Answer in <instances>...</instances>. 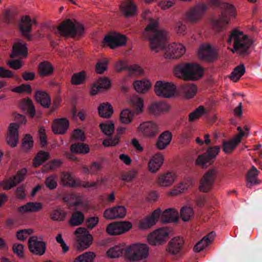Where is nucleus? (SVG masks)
<instances>
[{
	"label": "nucleus",
	"mask_w": 262,
	"mask_h": 262,
	"mask_svg": "<svg viewBox=\"0 0 262 262\" xmlns=\"http://www.w3.org/2000/svg\"><path fill=\"white\" fill-rule=\"evenodd\" d=\"M74 233L76 236L79 248L84 250L92 244L93 237L86 228L79 227Z\"/></svg>",
	"instance_id": "15"
},
{
	"label": "nucleus",
	"mask_w": 262,
	"mask_h": 262,
	"mask_svg": "<svg viewBox=\"0 0 262 262\" xmlns=\"http://www.w3.org/2000/svg\"><path fill=\"white\" fill-rule=\"evenodd\" d=\"M84 220L83 213L79 211L73 213L69 221V224L73 226H77L81 225Z\"/></svg>",
	"instance_id": "52"
},
{
	"label": "nucleus",
	"mask_w": 262,
	"mask_h": 262,
	"mask_svg": "<svg viewBox=\"0 0 262 262\" xmlns=\"http://www.w3.org/2000/svg\"><path fill=\"white\" fill-rule=\"evenodd\" d=\"M58 33L63 36L75 37L77 35H81L83 33V26L77 21L66 19L57 27Z\"/></svg>",
	"instance_id": "5"
},
{
	"label": "nucleus",
	"mask_w": 262,
	"mask_h": 262,
	"mask_svg": "<svg viewBox=\"0 0 262 262\" xmlns=\"http://www.w3.org/2000/svg\"><path fill=\"white\" fill-rule=\"evenodd\" d=\"M132 1L126 0L120 5V10L126 17L134 16L137 14V6Z\"/></svg>",
	"instance_id": "32"
},
{
	"label": "nucleus",
	"mask_w": 262,
	"mask_h": 262,
	"mask_svg": "<svg viewBox=\"0 0 262 262\" xmlns=\"http://www.w3.org/2000/svg\"><path fill=\"white\" fill-rule=\"evenodd\" d=\"M53 72V66L47 61L41 62L38 65V74L40 77H49L52 75Z\"/></svg>",
	"instance_id": "37"
},
{
	"label": "nucleus",
	"mask_w": 262,
	"mask_h": 262,
	"mask_svg": "<svg viewBox=\"0 0 262 262\" xmlns=\"http://www.w3.org/2000/svg\"><path fill=\"white\" fill-rule=\"evenodd\" d=\"M28 247L30 252L36 255H42L46 251V243L37 236H32L28 240Z\"/></svg>",
	"instance_id": "18"
},
{
	"label": "nucleus",
	"mask_w": 262,
	"mask_h": 262,
	"mask_svg": "<svg viewBox=\"0 0 262 262\" xmlns=\"http://www.w3.org/2000/svg\"><path fill=\"white\" fill-rule=\"evenodd\" d=\"M27 173V169L23 168L18 171L12 178L4 181L0 183V186L4 190H9L16 186L18 184L24 180Z\"/></svg>",
	"instance_id": "20"
},
{
	"label": "nucleus",
	"mask_w": 262,
	"mask_h": 262,
	"mask_svg": "<svg viewBox=\"0 0 262 262\" xmlns=\"http://www.w3.org/2000/svg\"><path fill=\"white\" fill-rule=\"evenodd\" d=\"M186 26L182 21H177L173 27L174 32L179 36H184L186 32Z\"/></svg>",
	"instance_id": "62"
},
{
	"label": "nucleus",
	"mask_w": 262,
	"mask_h": 262,
	"mask_svg": "<svg viewBox=\"0 0 262 262\" xmlns=\"http://www.w3.org/2000/svg\"><path fill=\"white\" fill-rule=\"evenodd\" d=\"M126 37L118 32L108 33L104 38V43L111 49L123 46L126 43Z\"/></svg>",
	"instance_id": "14"
},
{
	"label": "nucleus",
	"mask_w": 262,
	"mask_h": 262,
	"mask_svg": "<svg viewBox=\"0 0 262 262\" xmlns=\"http://www.w3.org/2000/svg\"><path fill=\"white\" fill-rule=\"evenodd\" d=\"M207 113L203 106H200L188 115L189 122H194Z\"/></svg>",
	"instance_id": "51"
},
{
	"label": "nucleus",
	"mask_w": 262,
	"mask_h": 262,
	"mask_svg": "<svg viewBox=\"0 0 262 262\" xmlns=\"http://www.w3.org/2000/svg\"><path fill=\"white\" fill-rule=\"evenodd\" d=\"M132 226L129 221L114 222L106 226V232L110 235H121L129 231Z\"/></svg>",
	"instance_id": "13"
},
{
	"label": "nucleus",
	"mask_w": 262,
	"mask_h": 262,
	"mask_svg": "<svg viewBox=\"0 0 262 262\" xmlns=\"http://www.w3.org/2000/svg\"><path fill=\"white\" fill-rule=\"evenodd\" d=\"M126 214V209L124 206L118 205L105 210L103 216L107 220L124 218Z\"/></svg>",
	"instance_id": "21"
},
{
	"label": "nucleus",
	"mask_w": 262,
	"mask_h": 262,
	"mask_svg": "<svg viewBox=\"0 0 262 262\" xmlns=\"http://www.w3.org/2000/svg\"><path fill=\"white\" fill-rule=\"evenodd\" d=\"M171 140V134L169 131L163 132L158 137L155 146L159 150L164 149Z\"/></svg>",
	"instance_id": "34"
},
{
	"label": "nucleus",
	"mask_w": 262,
	"mask_h": 262,
	"mask_svg": "<svg viewBox=\"0 0 262 262\" xmlns=\"http://www.w3.org/2000/svg\"><path fill=\"white\" fill-rule=\"evenodd\" d=\"M223 7L225 9V12L217 18L213 19L210 21L212 29L217 32L225 30L231 23V19H235L236 16L235 9L232 5L223 3Z\"/></svg>",
	"instance_id": "3"
},
{
	"label": "nucleus",
	"mask_w": 262,
	"mask_h": 262,
	"mask_svg": "<svg viewBox=\"0 0 262 262\" xmlns=\"http://www.w3.org/2000/svg\"><path fill=\"white\" fill-rule=\"evenodd\" d=\"M164 161V157L161 152L154 155L148 162V170L152 173H157L161 168Z\"/></svg>",
	"instance_id": "23"
},
{
	"label": "nucleus",
	"mask_w": 262,
	"mask_h": 262,
	"mask_svg": "<svg viewBox=\"0 0 262 262\" xmlns=\"http://www.w3.org/2000/svg\"><path fill=\"white\" fill-rule=\"evenodd\" d=\"M99 126L102 132L106 136H110L114 133L115 126L114 123L112 121L101 123Z\"/></svg>",
	"instance_id": "57"
},
{
	"label": "nucleus",
	"mask_w": 262,
	"mask_h": 262,
	"mask_svg": "<svg viewBox=\"0 0 262 262\" xmlns=\"http://www.w3.org/2000/svg\"><path fill=\"white\" fill-rule=\"evenodd\" d=\"M213 50L211 46L206 44L200 46L198 51V56L202 59H207L213 54Z\"/></svg>",
	"instance_id": "46"
},
{
	"label": "nucleus",
	"mask_w": 262,
	"mask_h": 262,
	"mask_svg": "<svg viewBox=\"0 0 262 262\" xmlns=\"http://www.w3.org/2000/svg\"><path fill=\"white\" fill-rule=\"evenodd\" d=\"M61 183L63 185L70 187L78 186L76 184L73 176L69 172L63 173L61 177Z\"/></svg>",
	"instance_id": "56"
},
{
	"label": "nucleus",
	"mask_w": 262,
	"mask_h": 262,
	"mask_svg": "<svg viewBox=\"0 0 262 262\" xmlns=\"http://www.w3.org/2000/svg\"><path fill=\"white\" fill-rule=\"evenodd\" d=\"M227 42L229 46L228 49L232 53H236L241 56L249 54L253 43L251 38L237 29H234L230 32Z\"/></svg>",
	"instance_id": "2"
},
{
	"label": "nucleus",
	"mask_w": 262,
	"mask_h": 262,
	"mask_svg": "<svg viewBox=\"0 0 262 262\" xmlns=\"http://www.w3.org/2000/svg\"><path fill=\"white\" fill-rule=\"evenodd\" d=\"M36 24L35 18H31L30 16L27 15L22 16L20 18L18 26L21 35L27 39L31 40L32 37L30 33L32 30V27L33 24Z\"/></svg>",
	"instance_id": "16"
},
{
	"label": "nucleus",
	"mask_w": 262,
	"mask_h": 262,
	"mask_svg": "<svg viewBox=\"0 0 262 262\" xmlns=\"http://www.w3.org/2000/svg\"><path fill=\"white\" fill-rule=\"evenodd\" d=\"M215 236V233L214 232H210L195 245L193 251L198 253L204 250L213 241Z\"/></svg>",
	"instance_id": "29"
},
{
	"label": "nucleus",
	"mask_w": 262,
	"mask_h": 262,
	"mask_svg": "<svg viewBox=\"0 0 262 262\" xmlns=\"http://www.w3.org/2000/svg\"><path fill=\"white\" fill-rule=\"evenodd\" d=\"M188 81L196 80L201 78L204 74L203 69L198 64L187 62Z\"/></svg>",
	"instance_id": "27"
},
{
	"label": "nucleus",
	"mask_w": 262,
	"mask_h": 262,
	"mask_svg": "<svg viewBox=\"0 0 262 262\" xmlns=\"http://www.w3.org/2000/svg\"><path fill=\"white\" fill-rule=\"evenodd\" d=\"M33 146V141L30 135H26L23 139L21 143V150L24 152H28Z\"/></svg>",
	"instance_id": "58"
},
{
	"label": "nucleus",
	"mask_w": 262,
	"mask_h": 262,
	"mask_svg": "<svg viewBox=\"0 0 262 262\" xmlns=\"http://www.w3.org/2000/svg\"><path fill=\"white\" fill-rule=\"evenodd\" d=\"M20 107L24 111L26 112L28 114L30 118L34 117L35 110L32 101L31 99L23 100L20 102Z\"/></svg>",
	"instance_id": "43"
},
{
	"label": "nucleus",
	"mask_w": 262,
	"mask_h": 262,
	"mask_svg": "<svg viewBox=\"0 0 262 262\" xmlns=\"http://www.w3.org/2000/svg\"><path fill=\"white\" fill-rule=\"evenodd\" d=\"M155 94L161 97L170 98L177 94V88L173 83L164 80L156 82L154 85Z\"/></svg>",
	"instance_id": "10"
},
{
	"label": "nucleus",
	"mask_w": 262,
	"mask_h": 262,
	"mask_svg": "<svg viewBox=\"0 0 262 262\" xmlns=\"http://www.w3.org/2000/svg\"><path fill=\"white\" fill-rule=\"evenodd\" d=\"M149 247L145 244L135 243L125 247L124 256L130 261H141L147 258Z\"/></svg>",
	"instance_id": "4"
},
{
	"label": "nucleus",
	"mask_w": 262,
	"mask_h": 262,
	"mask_svg": "<svg viewBox=\"0 0 262 262\" xmlns=\"http://www.w3.org/2000/svg\"><path fill=\"white\" fill-rule=\"evenodd\" d=\"M213 161L214 160H211L205 153L198 157L195 160V165L204 168L206 167L207 164H212Z\"/></svg>",
	"instance_id": "53"
},
{
	"label": "nucleus",
	"mask_w": 262,
	"mask_h": 262,
	"mask_svg": "<svg viewBox=\"0 0 262 262\" xmlns=\"http://www.w3.org/2000/svg\"><path fill=\"white\" fill-rule=\"evenodd\" d=\"M178 180L177 173L169 170L158 174L155 178V184L159 188L167 189L172 186Z\"/></svg>",
	"instance_id": "11"
},
{
	"label": "nucleus",
	"mask_w": 262,
	"mask_h": 262,
	"mask_svg": "<svg viewBox=\"0 0 262 262\" xmlns=\"http://www.w3.org/2000/svg\"><path fill=\"white\" fill-rule=\"evenodd\" d=\"M219 173V168L212 167L207 170L199 181V190L202 192H208L212 190Z\"/></svg>",
	"instance_id": "7"
},
{
	"label": "nucleus",
	"mask_w": 262,
	"mask_h": 262,
	"mask_svg": "<svg viewBox=\"0 0 262 262\" xmlns=\"http://www.w3.org/2000/svg\"><path fill=\"white\" fill-rule=\"evenodd\" d=\"M49 158V154L47 152L40 151L37 154L34 159L33 163L35 167H38L44 161L48 160Z\"/></svg>",
	"instance_id": "59"
},
{
	"label": "nucleus",
	"mask_w": 262,
	"mask_h": 262,
	"mask_svg": "<svg viewBox=\"0 0 262 262\" xmlns=\"http://www.w3.org/2000/svg\"><path fill=\"white\" fill-rule=\"evenodd\" d=\"M95 83L101 90H107L111 86V81L106 77L99 78Z\"/></svg>",
	"instance_id": "63"
},
{
	"label": "nucleus",
	"mask_w": 262,
	"mask_h": 262,
	"mask_svg": "<svg viewBox=\"0 0 262 262\" xmlns=\"http://www.w3.org/2000/svg\"><path fill=\"white\" fill-rule=\"evenodd\" d=\"M96 256L93 252H86L77 257L74 262H93Z\"/></svg>",
	"instance_id": "54"
},
{
	"label": "nucleus",
	"mask_w": 262,
	"mask_h": 262,
	"mask_svg": "<svg viewBox=\"0 0 262 262\" xmlns=\"http://www.w3.org/2000/svg\"><path fill=\"white\" fill-rule=\"evenodd\" d=\"M142 17L143 19L149 21L144 32V36L149 41L151 50L157 53L163 48L167 32L159 28L158 19L152 16L150 10H145L142 14Z\"/></svg>",
	"instance_id": "1"
},
{
	"label": "nucleus",
	"mask_w": 262,
	"mask_h": 262,
	"mask_svg": "<svg viewBox=\"0 0 262 262\" xmlns=\"http://www.w3.org/2000/svg\"><path fill=\"white\" fill-rule=\"evenodd\" d=\"M207 7L205 4H200L189 8L184 15V21L188 25L198 24L205 14Z\"/></svg>",
	"instance_id": "6"
},
{
	"label": "nucleus",
	"mask_w": 262,
	"mask_h": 262,
	"mask_svg": "<svg viewBox=\"0 0 262 262\" xmlns=\"http://www.w3.org/2000/svg\"><path fill=\"white\" fill-rule=\"evenodd\" d=\"M169 104L163 102H155L148 106L147 111L149 114L158 116L161 114L168 112L170 110Z\"/></svg>",
	"instance_id": "25"
},
{
	"label": "nucleus",
	"mask_w": 262,
	"mask_h": 262,
	"mask_svg": "<svg viewBox=\"0 0 262 262\" xmlns=\"http://www.w3.org/2000/svg\"><path fill=\"white\" fill-rule=\"evenodd\" d=\"M13 92L21 94L26 93L30 94L32 92V89L30 85L27 84H22L19 86L15 87L14 88L11 90Z\"/></svg>",
	"instance_id": "64"
},
{
	"label": "nucleus",
	"mask_w": 262,
	"mask_h": 262,
	"mask_svg": "<svg viewBox=\"0 0 262 262\" xmlns=\"http://www.w3.org/2000/svg\"><path fill=\"white\" fill-rule=\"evenodd\" d=\"M66 212L60 209L53 210L50 214V218L53 221H63L66 218Z\"/></svg>",
	"instance_id": "60"
},
{
	"label": "nucleus",
	"mask_w": 262,
	"mask_h": 262,
	"mask_svg": "<svg viewBox=\"0 0 262 262\" xmlns=\"http://www.w3.org/2000/svg\"><path fill=\"white\" fill-rule=\"evenodd\" d=\"M258 173L259 171L254 166H252L246 176V186L247 187L250 188L254 185L259 183L260 182L257 178Z\"/></svg>",
	"instance_id": "39"
},
{
	"label": "nucleus",
	"mask_w": 262,
	"mask_h": 262,
	"mask_svg": "<svg viewBox=\"0 0 262 262\" xmlns=\"http://www.w3.org/2000/svg\"><path fill=\"white\" fill-rule=\"evenodd\" d=\"M194 215V210L190 206H184L180 210V217L184 222L190 220Z\"/></svg>",
	"instance_id": "50"
},
{
	"label": "nucleus",
	"mask_w": 262,
	"mask_h": 262,
	"mask_svg": "<svg viewBox=\"0 0 262 262\" xmlns=\"http://www.w3.org/2000/svg\"><path fill=\"white\" fill-rule=\"evenodd\" d=\"M239 143L234 137L228 141L224 140L222 142L223 150L226 154H230Z\"/></svg>",
	"instance_id": "41"
},
{
	"label": "nucleus",
	"mask_w": 262,
	"mask_h": 262,
	"mask_svg": "<svg viewBox=\"0 0 262 262\" xmlns=\"http://www.w3.org/2000/svg\"><path fill=\"white\" fill-rule=\"evenodd\" d=\"M135 113L129 108L123 109L119 114V121L121 124L128 125L131 124L135 118Z\"/></svg>",
	"instance_id": "38"
},
{
	"label": "nucleus",
	"mask_w": 262,
	"mask_h": 262,
	"mask_svg": "<svg viewBox=\"0 0 262 262\" xmlns=\"http://www.w3.org/2000/svg\"><path fill=\"white\" fill-rule=\"evenodd\" d=\"M42 209V204L40 202H29L18 208V211L24 213L26 212H36Z\"/></svg>",
	"instance_id": "40"
},
{
	"label": "nucleus",
	"mask_w": 262,
	"mask_h": 262,
	"mask_svg": "<svg viewBox=\"0 0 262 262\" xmlns=\"http://www.w3.org/2000/svg\"><path fill=\"white\" fill-rule=\"evenodd\" d=\"M108 59L104 58L99 60L96 64V72L98 74H102L107 69Z\"/></svg>",
	"instance_id": "61"
},
{
	"label": "nucleus",
	"mask_w": 262,
	"mask_h": 262,
	"mask_svg": "<svg viewBox=\"0 0 262 262\" xmlns=\"http://www.w3.org/2000/svg\"><path fill=\"white\" fill-rule=\"evenodd\" d=\"M159 132V125L154 121H142L137 127L138 134L145 139H154Z\"/></svg>",
	"instance_id": "8"
},
{
	"label": "nucleus",
	"mask_w": 262,
	"mask_h": 262,
	"mask_svg": "<svg viewBox=\"0 0 262 262\" xmlns=\"http://www.w3.org/2000/svg\"><path fill=\"white\" fill-rule=\"evenodd\" d=\"M28 55V48L26 43L20 40L14 43L12 47V52L10 55L11 58L20 57L26 58Z\"/></svg>",
	"instance_id": "26"
},
{
	"label": "nucleus",
	"mask_w": 262,
	"mask_h": 262,
	"mask_svg": "<svg viewBox=\"0 0 262 262\" xmlns=\"http://www.w3.org/2000/svg\"><path fill=\"white\" fill-rule=\"evenodd\" d=\"M184 245V240L180 237L172 238L168 243L167 251L171 255H176L181 250Z\"/></svg>",
	"instance_id": "28"
},
{
	"label": "nucleus",
	"mask_w": 262,
	"mask_h": 262,
	"mask_svg": "<svg viewBox=\"0 0 262 262\" xmlns=\"http://www.w3.org/2000/svg\"><path fill=\"white\" fill-rule=\"evenodd\" d=\"M160 215L161 209L157 208L150 215L147 216L139 221V227L142 230L150 229L158 221Z\"/></svg>",
	"instance_id": "19"
},
{
	"label": "nucleus",
	"mask_w": 262,
	"mask_h": 262,
	"mask_svg": "<svg viewBox=\"0 0 262 262\" xmlns=\"http://www.w3.org/2000/svg\"><path fill=\"white\" fill-rule=\"evenodd\" d=\"M64 200L71 205L76 208H79L84 211H88L90 207L89 202L87 200H84L81 197L76 196L73 194L69 195L67 197H65Z\"/></svg>",
	"instance_id": "24"
},
{
	"label": "nucleus",
	"mask_w": 262,
	"mask_h": 262,
	"mask_svg": "<svg viewBox=\"0 0 262 262\" xmlns=\"http://www.w3.org/2000/svg\"><path fill=\"white\" fill-rule=\"evenodd\" d=\"M181 90L185 97L190 98L195 95L197 88L193 84H187L182 86Z\"/></svg>",
	"instance_id": "47"
},
{
	"label": "nucleus",
	"mask_w": 262,
	"mask_h": 262,
	"mask_svg": "<svg viewBox=\"0 0 262 262\" xmlns=\"http://www.w3.org/2000/svg\"><path fill=\"white\" fill-rule=\"evenodd\" d=\"M178 215V211L174 208H171L161 212L160 219L163 223H170L176 221Z\"/></svg>",
	"instance_id": "35"
},
{
	"label": "nucleus",
	"mask_w": 262,
	"mask_h": 262,
	"mask_svg": "<svg viewBox=\"0 0 262 262\" xmlns=\"http://www.w3.org/2000/svg\"><path fill=\"white\" fill-rule=\"evenodd\" d=\"M169 230L166 228H160L155 230L147 236V241L150 245L159 246L165 244L168 238Z\"/></svg>",
	"instance_id": "12"
},
{
	"label": "nucleus",
	"mask_w": 262,
	"mask_h": 262,
	"mask_svg": "<svg viewBox=\"0 0 262 262\" xmlns=\"http://www.w3.org/2000/svg\"><path fill=\"white\" fill-rule=\"evenodd\" d=\"M19 124L15 123H11L8 128L6 137L7 143L11 147H16L18 142V128Z\"/></svg>",
	"instance_id": "22"
},
{
	"label": "nucleus",
	"mask_w": 262,
	"mask_h": 262,
	"mask_svg": "<svg viewBox=\"0 0 262 262\" xmlns=\"http://www.w3.org/2000/svg\"><path fill=\"white\" fill-rule=\"evenodd\" d=\"M86 74L84 71L74 73L71 77V83L74 85H79L83 83L85 79Z\"/></svg>",
	"instance_id": "55"
},
{
	"label": "nucleus",
	"mask_w": 262,
	"mask_h": 262,
	"mask_svg": "<svg viewBox=\"0 0 262 262\" xmlns=\"http://www.w3.org/2000/svg\"><path fill=\"white\" fill-rule=\"evenodd\" d=\"M128 104L136 114H141L144 111V104L143 99L137 95L132 96L128 100Z\"/></svg>",
	"instance_id": "30"
},
{
	"label": "nucleus",
	"mask_w": 262,
	"mask_h": 262,
	"mask_svg": "<svg viewBox=\"0 0 262 262\" xmlns=\"http://www.w3.org/2000/svg\"><path fill=\"white\" fill-rule=\"evenodd\" d=\"M37 102L43 107L48 108L51 103V100L49 95L44 92H37L35 95Z\"/></svg>",
	"instance_id": "44"
},
{
	"label": "nucleus",
	"mask_w": 262,
	"mask_h": 262,
	"mask_svg": "<svg viewBox=\"0 0 262 262\" xmlns=\"http://www.w3.org/2000/svg\"><path fill=\"white\" fill-rule=\"evenodd\" d=\"M173 73L176 77L188 81L187 62L181 63L174 66Z\"/></svg>",
	"instance_id": "36"
},
{
	"label": "nucleus",
	"mask_w": 262,
	"mask_h": 262,
	"mask_svg": "<svg viewBox=\"0 0 262 262\" xmlns=\"http://www.w3.org/2000/svg\"><path fill=\"white\" fill-rule=\"evenodd\" d=\"M125 247L123 245H116L110 248L107 252V255L110 258H117L124 255Z\"/></svg>",
	"instance_id": "48"
},
{
	"label": "nucleus",
	"mask_w": 262,
	"mask_h": 262,
	"mask_svg": "<svg viewBox=\"0 0 262 262\" xmlns=\"http://www.w3.org/2000/svg\"><path fill=\"white\" fill-rule=\"evenodd\" d=\"M71 151L73 153L86 154L90 151L88 145L84 143H74L71 145Z\"/></svg>",
	"instance_id": "49"
},
{
	"label": "nucleus",
	"mask_w": 262,
	"mask_h": 262,
	"mask_svg": "<svg viewBox=\"0 0 262 262\" xmlns=\"http://www.w3.org/2000/svg\"><path fill=\"white\" fill-rule=\"evenodd\" d=\"M98 110L100 116L104 118H110L114 112L112 105L107 102L100 104Z\"/></svg>",
	"instance_id": "42"
},
{
	"label": "nucleus",
	"mask_w": 262,
	"mask_h": 262,
	"mask_svg": "<svg viewBox=\"0 0 262 262\" xmlns=\"http://www.w3.org/2000/svg\"><path fill=\"white\" fill-rule=\"evenodd\" d=\"M133 85L135 90L140 94L147 93L151 86V82L147 79L135 80Z\"/></svg>",
	"instance_id": "33"
},
{
	"label": "nucleus",
	"mask_w": 262,
	"mask_h": 262,
	"mask_svg": "<svg viewBox=\"0 0 262 262\" xmlns=\"http://www.w3.org/2000/svg\"><path fill=\"white\" fill-rule=\"evenodd\" d=\"M245 71L246 69L244 65L240 64L233 69L229 76V78L231 81L236 82L245 74Z\"/></svg>",
	"instance_id": "45"
},
{
	"label": "nucleus",
	"mask_w": 262,
	"mask_h": 262,
	"mask_svg": "<svg viewBox=\"0 0 262 262\" xmlns=\"http://www.w3.org/2000/svg\"><path fill=\"white\" fill-rule=\"evenodd\" d=\"M167 36L168 33L167 32L163 48L159 51L161 50L164 51L163 56L166 59L175 60L180 58L186 53L185 47L182 43L179 42H172L165 47V43L167 41Z\"/></svg>",
	"instance_id": "9"
},
{
	"label": "nucleus",
	"mask_w": 262,
	"mask_h": 262,
	"mask_svg": "<svg viewBox=\"0 0 262 262\" xmlns=\"http://www.w3.org/2000/svg\"><path fill=\"white\" fill-rule=\"evenodd\" d=\"M69 121L65 118L56 119L52 125L53 132L55 134H64L69 127Z\"/></svg>",
	"instance_id": "31"
},
{
	"label": "nucleus",
	"mask_w": 262,
	"mask_h": 262,
	"mask_svg": "<svg viewBox=\"0 0 262 262\" xmlns=\"http://www.w3.org/2000/svg\"><path fill=\"white\" fill-rule=\"evenodd\" d=\"M194 184V181L192 178L185 177L168 191V195L170 196H178L192 187Z\"/></svg>",
	"instance_id": "17"
}]
</instances>
